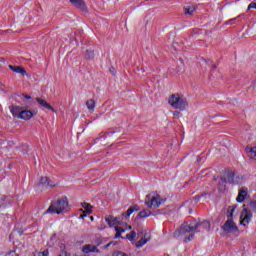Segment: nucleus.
Wrapping results in <instances>:
<instances>
[{"label": "nucleus", "instance_id": "obj_11", "mask_svg": "<svg viewBox=\"0 0 256 256\" xmlns=\"http://www.w3.org/2000/svg\"><path fill=\"white\" fill-rule=\"evenodd\" d=\"M83 253H99V249H97V246L87 244L82 249Z\"/></svg>", "mask_w": 256, "mask_h": 256}, {"label": "nucleus", "instance_id": "obj_15", "mask_svg": "<svg viewBox=\"0 0 256 256\" xmlns=\"http://www.w3.org/2000/svg\"><path fill=\"white\" fill-rule=\"evenodd\" d=\"M9 69H11V71H13L14 73H20V75H23V76L27 75V71L24 70L23 67L9 65Z\"/></svg>", "mask_w": 256, "mask_h": 256}, {"label": "nucleus", "instance_id": "obj_23", "mask_svg": "<svg viewBox=\"0 0 256 256\" xmlns=\"http://www.w3.org/2000/svg\"><path fill=\"white\" fill-rule=\"evenodd\" d=\"M236 206H229L227 210V217L231 219L233 217V213H235Z\"/></svg>", "mask_w": 256, "mask_h": 256}, {"label": "nucleus", "instance_id": "obj_33", "mask_svg": "<svg viewBox=\"0 0 256 256\" xmlns=\"http://www.w3.org/2000/svg\"><path fill=\"white\" fill-rule=\"evenodd\" d=\"M209 194H207V193H205V194H201V195H199L197 198L198 199H201V197H204L205 199H207V196H208Z\"/></svg>", "mask_w": 256, "mask_h": 256}, {"label": "nucleus", "instance_id": "obj_38", "mask_svg": "<svg viewBox=\"0 0 256 256\" xmlns=\"http://www.w3.org/2000/svg\"><path fill=\"white\" fill-rule=\"evenodd\" d=\"M128 231H131L132 227L131 226H127L126 228Z\"/></svg>", "mask_w": 256, "mask_h": 256}, {"label": "nucleus", "instance_id": "obj_27", "mask_svg": "<svg viewBox=\"0 0 256 256\" xmlns=\"http://www.w3.org/2000/svg\"><path fill=\"white\" fill-rule=\"evenodd\" d=\"M203 227L206 228L207 231H209L210 227H211V224L208 222V221H204L202 223Z\"/></svg>", "mask_w": 256, "mask_h": 256}, {"label": "nucleus", "instance_id": "obj_34", "mask_svg": "<svg viewBox=\"0 0 256 256\" xmlns=\"http://www.w3.org/2000/svg\"><path fill=\"white\" fill-rule=\"evenodd\" d=\"M121 237V232L119 230H116V235H115V238H119Z\"/></svg>", "mask_w": 256, "mask_h": 256}, {"label": "nucleus", "instance_id": "obj_20", "mask_svg": "<svg viewBox=\"0 0 256 256\" xmlns=\"http://www.w3.org/2000/svg\"><path fill=\"white\" fill-rule=\"evenodd\" d=\"M135 211H139L138 205L131 206L125 213L126 217H130L132 213H135Z\"/></svg>", "mask_w": 256, "mask_h": 256}, {"label": "nucleus", "instance_id": "obj_13", "mask_svg": "<svg viewBox=\"0 0 256 256\" xmlns=\"http://www.w3.org/2000/svg\"><path fill=\"white\" fill-rule=\"evenodd\" d=\"M106 223H108L109 227H115L119 223V218L118 217H113V216H107L105 218Z\"/></svg>", "mask_w": 256, "mask_h": 256}, {"label": "nucleus", "instance_id": "obj_9", "mask_svg": "<svg viewBox=\"0 0 256 256\" xmlns=\"http://www.w3.org/2000/svg\"><path fill=\"white\" fill-rule=\"evenodd\" d=\"M70 3H72L74 7L81 9V11H87V5H85V1L83 0H70Z\"/></svg>", "mask_w": 256, "mask_h": 256}, {"label": "nucleus", "instance_id": "obj_19", "mask_svg": "<svg viewBox=\"0 0 256 256\" xmlns=\"http://www.w3.org/2000/svg\"><path fill=\"white\" fill-rule=\"evenodd\" d=\"M147 241H149V238H147V234H145L144 238L136 242L137 249H141L143 245H146Z\"/></svg>", "mask_w": 256, "mask_h": 256}, {"label": "nucleus", "instance_id": "obj_28", "mask_svg": "<svg viewBox=\"0 0 256 256\" xmlns=\"http://www.w3.org/2000/svg\"><path fill=\"white\" fill-rule=\"evenodd\" d=\"M251 9H256V0H255V2H251V3L248 5V11L251 10Z\"/></svg>", "mask_w": 256, "mask_h": 256}, {"label": "nucleus", "instance_id": "obj_5", "mask_svg": "<svg viewBox=\"0 0 256 256\" xmlns=\"http://www.w3.org/2000/svg\"><path fill=\"white\" fill-rule=\"evenodd\" d=\"M161 203H163V199L159 194H156L155 196L148 194L146 196L145 205L148 207V209H157L161 206Z\"/></svg>", "mask_w": 256, "mask_h": 256}, {"label": "nucleus", "instance_id": "obj_10", "mask_svg": "<svg viewBox=\"0 0 256 256\" xmlns=\"http://www.w3.org/2000/svg\"><path fill=\"white\" fill-rule=\"evenodd\" d=\"M22 111L23 108L19 106H10V112L12 113L13 117L20 119Z\"/></svg>", "mask_w": 256, "mask_h": 256}, {"label": "nucleus", "instance_id": "obj_32", "mask_svg": "<svg viewBox=\"0 0 256 256\" xmlns=\"http://www.w3.org/2000/svg\"><path fill=\"white\" fill-rule=\"evenodd\" d=\"M174 117H181V112L175 111L173 112Z\"/></svg>", "mask_w": 256, "mask_h": 256}, {"label": "nucleus", "instance_id": "obj_18", "mask_svg": "<svg viewBox=\"0 0 256 256\" xmlns=\"http://www.w3.org/2000/svg\"><path fill=\"white\" fill-rule=\"evenodd\" d=\"M83 209L85 210L84 213H87V215H91L93 213V206L87 202L81 203Z\"/></svg>", "mask_w": 256, "mask_h": 256}, {"label": "nucleus", "instance_id": "obj_2", "mask_svg": "<svg viewBox=\"0 0 256 256\" xmlns=\"http://www.w3.org/2000/svg\"><path fill=\"white\" fill-rule=\"evenodd\" d=\"M199 225L201 224H196L193 226L187 222L183 223L174 233V237H176V239L183 237L185 243H188V241H193L194 233L197 231V229H199Z\"/></svg>", "mask_w": 256, "mask_h": 256}, {"label": "nucleus", "instance_id": "obj_29", "mask_svg": "<svg viewBox=\"0 0 256 256\" xmlns=\"http://www.w3.org/2000/svg\"><path fill=\"white\" fill-rule=\"evenodd\" d=\"M38 256H49V251L44 250L43 252H39Z\"/></svg>", "mask_w": 256, "mask_h": 256}, {"label": "nucleus", "instance_id": "obj_25", "mask_svg": "<svg viewBox=\"0 0 256 256\" xmlns=\"http://www.w3.org/2000/svg\"><path fill=\"white\" fill-rule=\"evenodd\" d=\"M247 152L251 159H256V147L250 148Z\"/></svg>", "mask_w": 256, "mask_h": 256}, {"label": "nucleus", "instance_id": "obj_24", "mask_svg": "<svg viewBox=\"0 0 256 256\" xmlns=\"http://www.w3.org/2000/svg\"><path fill=\"white\" fill-rule=\"evenodd\" d=\"M136 237L137 232L135 231H131L129 234L126 235V239H128V241H134Z\"/></svg>", "mask_w": 256, "mask_h": 256}, {"label": "nucleus", "instance_id": "obj_8", "mask_svg": "<svg viewBox=\"0 0 256 256\" xmlns=\"http://www.w3.org/2000/svg\"><path fill=\"white\" fill-rule=\"evenodd\" d=\"M35 115H37L36 112L22 108V112L20 113V119H23L24 121H29V119H32V117H35Z\"/></svg>", "mask_w": 256, "mask_h": 256}, {"label": "nucleus", "instance_id": "obj_17", "mask_svg": "<svg viewBox=\"0 0 256 256\" xmlns=\"http://www.w3.org/2000/svg\"><path fill=\"white\" fill-rule=\"evenodd\" d=\"M250 199V196L247 193H239L236 201L237 203H243V201H247Z\"/></svg>", "mask_w": 256, "mask_h": 256}, {"label": "nucleus", "instance_id": "obj_7", "mask_svg": "<svg viewBox=\"0 0 256 256\" xmlns=\"http://www.w3.org/2000/svg\"><path fill=\"white\" fill-rule=\"evenodd\" d=\"M223 231L226 233H235V231H239L237 224L233 222V219L228 218V220L222 226Z\"/></svg>", "mask_w": 256, "mask_h": 256}, {"label": "nucleus", "instance_id": "obj_14", "mask_svg": "<svg viewBox=\"0 0 256 256\" xmlns=\"http://www.w3.org/2000/svg\"><path fill=\"white\" fill-rule=\"evenodd\" d=\"M39 185H42L43 187H55V184H53L48 177H41Z\"/></svg>", "mask_w": 256, "mask_h": 256}, {"label": "nucleus", "instance_id": "obj_26", "mask_svg": "<svg viewBox=\"0 0 256 256\" xmlns=\"http://www.w3.org/2000/svg\"><path fill=\"white\" fill-rule=\"evenodd\" d=\"M85 57L86 59H93V57H95V52L93 50H87Z\"/></svg>", "mask_w": 256, "mask_h": 256}, {"label": "nucleus", "instance_id": "obj_6", "mask_svg": "<svg viewBox=\"0 0 256 256\" xmlns=\"http://www.w3.org/2000/svg\"><path fill=\"white\" fill-rule=\"evenodd\" d=\"M253 218V213L251 210L247 208H243L241 214H240V225H243L244 227H247L249 223H251V219Z\"/></svg>", "mask_w": 256, "mask_h": 256}, {"label": "nucleus", "instance_id": "obj_22", "mask_svg": "<svg viewBox=\"0 0 256 256\" xmlns=\"http://www.w3.org/2000/svg\"><path fill=\"white\" fill-rule=\"evenodd\" d=\"M194 12H195V6H188L184 8V13L186 15H193Z\"/></svg>", "mask_w": 256, "mask_h": 256}, {"label": "nucleus", "instance_id": "obj_31", "mask_svg": "<svg viewBox=\"0 0 256 256\" xmlns=\"http://www.w3.org/2000/svg\"><path fill=\"white\" fill-rule=\"evenodd\" d=\"M115 231H119V232H121V234H122V233H125V229H123V228H121V227H119V226H116V227H115Z\"/></svg>", "mask_w": 256, "mask_h": 256}, {"label": "nucleus", "instance_id": "obj_40", "mask_svg": "<svg viewBox=\"0 0 256 256\" xmlns=\"http://www.w3.org/2000/svg\"><path fill=\"white\" fill-rule=\"evenodd\" d=\"M110 245H111V243H108V244H107V247H109Z\"/></svg>", "mask_w": 256, "mask_h": 256}, {"label": "nucleus", "instance_id": "obj_12", "mask_svg": "<svg viewBox=\"0 0 256 256\" xmlns=\"http://www.w3.org/2000/svg\"><path fill=\"white\" fill-rule=\"evenodd\" d=\"M37 103H39V105H41L42 107H45V109H49L50 111H53L55 113V108H53V106H51V104L47 103V101H45L42 98H36Z\"/></svg>", "mask_w": 256, "mask_h": 256}, {"label": "nucleus", "instance_id": "obj_4", "mask_svg": "<svg viewBox=\"0 0 256 256\" xmlns=\"http://www.w3.org/2000/svg\"><path fill=\"white\" fill-rule=\"evenodd\" d=\"M65 211H69V201L67 198H62L52 202L46 213H56L59 215L60 213H65Z\"/></svg>", "mask_w": 256, "mask_h": 256}, {"label": "nucleus", "instance_id": "obj_21", "mask_svg": "<svg viewBox=\"0 0 256 256\" xmlns=\"http://www.w3.org/2000/svg\"><path fill=\"white\" fill-rule=\"evenodd\" d=\"M86 107H87V109H89L90 111H95V100L89 99V100L86 102Z\"/></svg>", "mask_w": 256, "mask_h": 256}, {"label": "nucleus", "instance_id": "obj_35", "mask_svg": "<svg viewBox=\"0 0 256 256\" xmlns=\"http://www.w3.org/2000/svg\"><path fill=\"white\" fill-rule=\"evenodd\" d=\"M85 217H87V214L80 215V219H85Z\"/></svg>", "mask_w": 256, "mask_h": 256}, {"label": "nucleus", "instance_id": "obj_30", "mask_svg": "<svg viewBox=\"0 0 256 256\" xmlns=\"http://www.w3.org/2000/svg\"><path fill=\"white\" fill-rule=\"evenodd\" d=\"M239 193H249V189L245 188V187H242L240 190H239Z\"/></svg>", "mask_w": 256, "mask_h": 256}, {"label": "nucleus", "instance_id": "obj_37", "mask_svg": "<svg viewBox=\"0 0 256 256\" xmlns=\"http://www.w3.org/2000/svg\"><path fill=\"white\" fill-rule=\"evenodd\" d=\"M23 97H25V99H31V96L23 95Z\"/></svg>", "mask_w": 256, "mask_h": 256}, {"label": "nucleus", "instance_id": "obj_16", "mask_svg": "<svg viewBox=\"0 0 256 256\" xmlns=\"http://www.w3.org/2000/svg\"><path fill=\"white\" fill-rule=\"evenodd\" d=\"M153 215V212L149 209L142 210L138 213L137 217L138 219H145V217H151Z\"/></svg>", "mask_w": 256, "mask_h": 256}, {"label": "nucleus", "instance_id": "obj_39", "mask_svg": "<svg viewBox=\"0 0 256 256\" xmlns=\"http://www.w3.org/2000/svg\"><path fill=\"white\" fill-rule=\"evenodd\" d=\"M90 219H91V221H93V219H94L93 216H91Z\"/></svg>", "mask_w": 256, "mask_h": 256}, {"label": "nucleus", "instance_id": "obj_1", "mask_svg": "<svg viewBox=\"0 0 256 256\" xmlns=\"http://www.w3.org/2000/svg\"><path fill=\"white\" fill-rule=\"evenodd\" d=\"M242 181L243 178L237 176L235 172H228L219 179L217 189L220 193H225V191H229L233 185H239Z\"/></svg>", "mask_w": 256, "mask_h": 256}, {"label": "nucleus", "instance_id": "obj_36", "mask_svg": "<svg viewBox=\"0 0 256 256\" xmlns=\"http://www.w3.org/2000/svg\"><path fill=\"white\" fill-rule=\"evenodd\" d=\"M105 227H106L105 225H101L99 229L103 231V229H105Z\"/></svg>", "mask_w": 256, "mask_h": 256}, {"label": "nucleus", "instance_id": "obj_3", "mask_svg": "<svg viewBox=\"0 0 256 256\" xmlns=\"http://www.w3.org/2000/svg\"><path fill=\"white\" fill-rule=\"evenodd\" d=\"M168 103L173 107V109H179V111H185L187 109V105H189L187 98L183 97V95L179 93L172 94L168 99Z\"/></svg>", "mask_w": 256, "mask_h": 256}]
</instances>
